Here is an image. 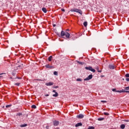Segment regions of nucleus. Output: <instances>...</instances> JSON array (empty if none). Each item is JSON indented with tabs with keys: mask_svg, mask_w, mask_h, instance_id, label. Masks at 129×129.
<instances>
[{
	"mask_svg": "<svg viewBox=\"0 0 129 129\" xmlns=\"http://www.w3.org/2000/svg\"><path fill=\"white\" fill-rule=\"evenodd\" d=\"M71 12H75V13H78V14H80V15H82L83 14L82 11H81V10H79L76 8L71 9Z\"/></svg>",
	"mask_w": 129,
	"mask_h": 129,
	"instance_id": "f257e3e1",
	"label": "nucleus"
},
{
	"mask_svg": "<svg viewBox=\"0 0 129 129\" xmlns=\"http://www.w3.org/2000/svg\"><path fill=\"white\" fill-rule=\"evenodd\" d=\"M86 70H89L90 71H92V72H95V70L92 68L91 67H85V68Z\"/></svg>",
	"mask_w": 129,
	"mask_h": 129,
	"instance_id": "f03ea898",
	"label": "nucleus"
},
{
	"mask_svg": "<svg viewBox=\"0 0 129 129\" xmlns=\"http://www.w3.org/2000/svg\"><path fill=\"white\" fill-rule=\"evenodd\" d=\"M120 92H126L129 93V87H125L124 90H121Z\"/></svg>",
	"mask_w": 129,
	"mask_h": 129,
	"instance_id": "7ed1b4c3",
	"label": "nucleus"
},
{
	"mask_svg": "<svg viewBox=\"0 0 129 129\" xmlns=\"http://www.w3.org/2000/svg\"><path fill=\"white\" fill-rule=\"evenodd\" d=\"M92 77H93V76L92 75H90L88 76L87 78L84 79V81H88V80H90V79H92Z\"/></svg>",
	"mask_w": 129,
	"mask_h": 129,
	"instance_id": "20e7f679",
	"label": "nucleus"
},
{
	"mask_svg": "<svg viewBox=\"0 0 129 129\" xmlns=\"http://www.w3.org/2000/svg\"><path fill=\"white\" fill-rule=\"evenodd\" d=\"M52 123L53 125H54L55 126H57V125H59V121H57V120L53 121Z\"/></svg>",
	"mask_w": 129,
	"mask_h": 129,
	"instance_id": "39448f33",
	"label": "nucleus"
},
{
	"mask_svg": "<svg viewBox=\"0 0 129 129\" xmlns=\"http://www.w3.org/2000/svg\"><path fill=\"white\" fill-rule=\"evenodd\" d=\"M45 85H46V86H52V85H54V83L52 82L46 83Z\"/></svg>",
	"mask_w": 129,
	"mask_h": 129,
	"instance_id": "423d86ee",
	"label": "nucleus"
},
{
	"mask_svg": "<svg viewBox=\"0 0 129 129\" xmlns=\"http://www.w3.org/2000/svg\"><path fill=\"white\" fill-rule=\"evenodd\" d=\"M46 68H48L49 69H54V67L50 66V64H48L45 66Z\"/></svg>",
	"mask_w": 129,
	"mask_h": 129,
	"instance_id": "0eeeda50",
	"label": "nucleus"
},
{
	"mask_svg": "<svg viewBox=\"0 0 129 129\" xmlns=\"http://www.w3.org/2000/svg\"><path fill=\"white\" fill-rule=\"evenodd\" d=\"M52 92H54V93H55V94H53L52 95V96H53V97H57V96H58V93L57 92H56V91L54 90H53L52 91Z\"/></svg>",
	"mask_w": 129,
	"mask_h": 129,
	"instance_id": "6e6552de",
	"label": "nucleus"
},
{
	"mask_svg": "<svg viewBox=\"0 0 129 129\" xmlns=\"http://www.w3.org/2000/svg\"><path fill=\"white\" fill-rule=\"evenodd\" d=\"M108 68L109 69H115V66L113 64H109Z\"/></svg>",
	"mask_w": 129,
	"mask_h": 129,
	"instance_id": "1a4fd4ad",
	"label": "nucleus"
},
{
	"mask_svg": "<svg viewBox=\"0 0 129 129\" xmlns=\"http://www.w3.org/2000/svg\"><path fill=\"white\" fill-rule=\"evenodd\" d=\"M64 36H66V38H67L68 39H69V38H70V34H69V33L68 32H66Z\"/></svg>",
	"mask_w": 129,
	"mask_h": 129,
	"instance_id": "9d476101",
	"label": "nucleus"
},
{
	"mask_svg": "<svg viewBox=\"0 0 129 129\" xmlns=\"http://www.w3.org/2000/svg\"><path fill=\"white\" fill-rule=\"evenodd\" d=\"M78 118H83L84 117V115L82 114H80L77 116Z\"/></svg>",
	"mask_w": 129,
	"mask_h": 129,
	"instance_id": "9b49d317",
	"label": "nucleus"
},
{
	"mask_svg": "<svg viewBox=\"0 0 129 129\" xmlns=\"http://www.w3.org/2000/svg\"><path fill=\"white\" fill-rule=\"evenodd\" d=\"M112 91H113V92H119V93H121V92H120V91H117L116 89L115 88L112 89Z\"/></svg>",
	"mask_w": 129,
	"mask_h": 129,
	"instance_id": "f8f14e48",
	"label": "nucleus"
},
{
	"mask_svg": "<svg viewBox=\"0 0 129 129\" xmlns=\"http://www.w3.org/2000/svg\"><path fill=\"white\" fill-rule=\"evenodd\" d=\"M82 125V123H78L75 125L76 127H78V126H81Z\"/></svg>",
	"mask_w": 129,
	"mask_h": 129,
	"instance_id": "ddd939ff",
	"label": "nucleus"
},
{
	"mask_svg": "<svg viewBox=\"0 0 129 129\" xmlns=\"http://www.w3.org/2000/svg\"><path fill=\"white\" fill-rule=\"evenodd\" d=\"M65 34H66L65 32H64L63 31H61L60 33L61 37H64V36H65Z\"/></svg>",
	"mask_w": 129,
	"mask_h": 129,
	"instance_id": "4468645a",
	"label": "nucleus"
},
{
	"mask_svg": "<svg viewBox=\"0 0 129 129\" xmlns=\"http://www.w3.org/2000/svg\"><path fill=\"white\" fill-rule=\"evenodd\" d=\"M42 12H43V13H44V14H46L47 13V9H46V8H43L42 9Z\"/></svg>",
	"mask_w": 129,
	"mask_h": 129,
	"instance_id": "2eb2a0df",
	"label": "nucleus"
},
{
	"mask_svg": "<svg viewBox=\"0 0 129 129\" xmlns=\"http://www.w3.org/2000/svg\"><path fill=\"white\" fill-rule=\"evenodd\" d=\"M124 127H125V125H124V124H122L120 125V128L121 129H124Z\"/></svg>",
	"mask_w": 129,
	"mask_h": 129,
	"instance_id": "dca6fc26",
	"label": "nucleus"
},
{
	"mask_svg": "<svg viewBox=\"0 0 129 129\" xmlns=\"http://www.w3.org/2000/svg\"><path fill=\"white\" fill-rule=\"evenodd\" d=\"M52 58H53V56H52V55H50L49 57H48V61L49 62H51L52 61Z\"/></svg>",
	"mask_w": 129,
	"mask_h": 129,
	"instance_id": "f3484780",
	"label": "nucleus"
},
{
	"mask_svg": "<svg viewBox=\"0 0 129 129\" xmlns=\"http://www.w3.org/2000/svg\"><path fill=\"white\" fill-rule=\"evenodd\" d=\"M28 125V124H24L22 125H20V127H26V126H27Z\"/></svg>",
	"mask_w": 129,
	"mask_h": 129,
	"instance_id": "a211bd4d",
	"label": "nucleus"
},
{
	"mask_svg": "<svg viewBox=\"0 0 129 129\" xmlns=\"http://www.w3.org/2000/svg\"><path fill=\"white\" fill-rule=\"evenodd\" d=\"M32 108H34V109H36L37 108V106L35 105H32L31 106Z\"/></svg>",
	"mask_w": 129,
	"mask_h": 129,
	"instance_id": "6ab92c4d",
	"label": "nucleus"
},
{
	"mask_svg": "<svg viewBox=\"0 0 129 129\" xmlns=\"http://www.w3.org/2000/svg\"><path fill=\"white\" fill-rule=\"evenodd\" d=\"M96 70H97L98 72H99V73H101V71H99V67H97Z\"/></svg>",
	"mask_w": 129,
	"mask_h": 129,
	"instance_id": "aec40b11",
	"label": "nucleus"
},
{
	"mask_svg": "<svg viewBox=\"0 0 129 129\" xmlns=\"http://www.w3.org/2000/svg\"><path fill=\"white\" fill-rule=\"evenodd\" d=\"M95 127H94V126H89L88 128V129H95Z\"/></svg>",
	"mask_w": 129,
	"mask_h": 129,
	"instance_id": "412c9836",
	"label": "nucleus"
},
{
	"mask_svg": "<svg viewBox=\"0 0 129 129\" xmlns=\"http://www.w3.org/2000/svg\"><path fill=\"white\" fill-rule=\"evenodd\" d=\"M21 83H16L15 84H14V85H16V86H20Z\"/></svg>",
	"mask_w": 129,
	"mask_h": 129,
	"instance_id": "4be33fe9",
	"label": "nucleus"
},
{
	"mask_svg": "<svg viewBox=\"0 0 129 129\" xmlns=\"http://www.w3.org/2000/svg\"><path fill=\"white\" fill-rule=\"evenodd\" d=\"M84 27H87V22H85L83 23Z\"/></svg>",
	"mask_w": 129,
	"mask_h": 129,
	"instance_id": "5701e85b",
	"label": "nucleus"
},
{
	"mask_svg": "<svg viewBox=\"0 0 129 129\" xmlns=\"http://www.w3.org/2000/svg\"><path fill=\"white\" fill-rule=\"evenodd\" d=\"M77 62L79 63V64H80L81 65H83V64H84V63L81 62V61H78Z\"/></svg>",
	"mask_w": 129,
	"mask_h": 129,
	"instance_id": "b1692460",
	"label": "nucleus"
},
{
	"mask_svg": "<svg viewBox=\"0 0 129 129\" xmlns=\"http://www.w3.org/2000/svg\"><path fill=\"white\" fill-rule=\"evenodd\" d=\"M11 106H12V105H11V104H10V105H7L6 106V107L7 108H9V107H11Z\"/></svg>",
	"mask_w": 129,
	"mask_h": 129,
	"instance_id": "393cba45",
	"label": "nucleus"
},
{
	"mask_svg": "<svg viewBox=\"0 0 129 129\" xmlns=\"http://www.w3.org/2000/svg\"><path fill=\"white\" fill-rule=\"evenodd\" d=\"M53 74H54V75H58V72H54Z\"/></svg>",
	"mask_w": 129,
	"mask_h": 129,
	"instance_id": "a878e982",
	"label": "nucleus"
},
{
	"mask_svg": "<svg viewBox=\"0 0 129 129\" xmlns=\"http://www.w3.org/2000/svg\"><path fill=\"white\" fill-rule=\"evenodd\" d=\"M104 119V118H99L98 119V120H103Z\"/></svg>",
	"mask_w": 129,
	"mask_h": 129,
	"instance_id": "bb28decb",
	"label": "nucleus"
},
{
	"mask_svg": "<svg viewBox=\"0 0 129 129\" xmlns=\"http://www.w3.org/2000/svg\"><path fill=\"white\" fill-rule=\"evenodd\" d=\"M104 115H109V113H106V112H104Z\"/></svg>",
	"mask_w": 129,
	"mask_h": 129,
	"instance_id": "cd10ccee",
	"label": "nucleus"
},
{
	"mask_svg": "<svg viewBox=\"0 0 129 129\" xmlns=\"http://www.w3.org/2000/svg\"><path fill=\"white\" fill-rule=\"evenodd\" d=\"M77 81H82V79L78 78V79H77Z\"/></svg>",
	"mask_w": 129,
	"mask_h": 129,
	"instance_id": "c85d7f7f",
	"label": "nucleus"
},
{
	"mask_svg": "<svg viewBox=\"0 0 129 129\" xmlns=\"http://www.w3.org/2000/svg\"><path fill=\"white\" fill-rule=\"evenodd\" d=\"M6 74V73L0 74V77H3V75Z\"/></svg>",
	"mask_w": 129,
	"mask_h": 129,
	"instance_id": "c756f323",
	"label": "nucleus"
},
{
	"mask_svg": "<svg viewBox=\"0 0 129 129\" xmlns=\"http://www.w3.org/2000/svg\"><path fill=\"white\" fill-rule=\"evenodd\" d=\"M125 77H129V74H126V75H125Z\"/></svg>",
	"mask_w": 129,
	"mask_h": 129,
	"instance_id": "7c9ffc66",
	"label": "nucleus"
},
{
	"mask_svg": "<svg viewBox=\"0 0 129 129\" xmlns=\"http://www.w3.org/2000/svg\"><path fill=\"white\" fill-rule=\"evenodd\" d=\"M101 102H104V103H106L107 101H106L102 100V101H101Z\"/></svg>",
	"mask_w": 129,
	"mask_h": 129,
	"instance_id": "2f4dec72",
	"label": "nucleus"
},
{
	"mask_svg": "<svg viewBox=\"0 0 129 129\" xmlns=\"http://www.w3.org/2000/svg\"><path fill=\"white\" fill-rule=\"evenodd\" d=\"M36 80H37L38 81H43V80H42L41 79H37Z\"/></svg>",
	"mask_w": 129,
	"mask_h": 129,
	"instance_id": "473e14b6",
	"label": "nucleus"
},
{
	"mask_svg": "<svg viewBox=\"0 0 129 129\" xmlns=\"http://www.w3.org/2000/svg\"><path fill=\"white\" fill-rule=\"evenodd\" d=\"M125 80H126V81L128 82L129 81V78H126Z\"/></svg>",
	"mask_w": 129,
	"mask_h": 129,
	"instance_id": "72a5a7b5",
	"label": "nucleus"
},
{
	"mask_svg": "<svg viewBox=\"0 0 129 129\" xmlns=\"http://www.w3.org/2000/svg\"><path fill=\"white\" fill-rule=\"evenodd\" d=\"M61 11H62V12H65V9H61Z\"/></svg>",
	"mask_w": 129,
	"mask_h": 129,
	"instance_id": "f704fd0d",
	"label": "nucleus"
},
{
	"mask_svg": "<svg viewBox=\"0 0 129 129\" xmlns=\"http://www.w3.org/2000/svg\"><path fill=\"white\" fill-rule=\"evenodd\" d=\"M59 88V87L58 86H56L53 87V88Z\"/></svg>",
	"mask_w": 129,
	"mask_h": 129,
	"instance_id": "c9c22d12",
	"label": "nucleus"
},
{
	"mask_svg": "<svg viewBox=\"0 0 129 129\" xmlns=\"http://www.w3.org/2000/svg\"><path fill=\"white\" fill-rule=\"evenodd\" d=\"M124 121H125L126 122H128V120H124Z\"/></svg>",
	"mask_w": 129,
	"mask_h": 129,
	"instance_id": "e433bc0d",
	"label": "nucleus"
},
{
	"mask_svg": "<svg viewBox=\"0 0 129 129\" xmlns=\"http://www.w3.org/2000/svg\"><path fill=\"white\" fill-rule=\"evenodd\" d=\"M46 128H47V129H49V126H46Z\"/></svg>",
	"mask_w": 129,
	"mask_h": 129,
	"instance_id": "4c0bfd02",
	"label": "nucleus"
},
{
	"mask_svg": "<svg viewBox=\"0 0 129 129\" xmlns=\"http://www.w3.org/2000/svg\"><path fill=\"white\" fill-rule=\"evenodd\" d=\"M18 115H22V113H19Z\"/></svg>",
	"mask_w": 129,
	"mask_h": 129,
	"instance_id": "58836bf2",
	"label": "nucleus"
},
{
	"mask_svg": "<svg viewBox=\"0 0 129 129\" xmlns=\"http://www.w3.org/2000/svg\"><path fill=\"white\" fill-rule=\"evenodd\" d=\"M45 96H49V94H46V95H45Z\"/></svg>",
	"mask_w": 129,
	"mask_h": 129,
	"instance_id": "ea45409f",
	"label": "nucleus"
},
{
	"mask_svg": "<svg viewBox=\"0 0 129 129\" xmlns=\"http://www.w3.org/2000/svg\"><path fill=\"white\" fill-rule=\"evenodd\" d=\"M53 27H56V25L54 24L53 25Z\"/></svg>",
	"mask_w": 129,
	"mask_h": 129,
	"instance_id": "a19ab883",
	"label": "nucleus"
},
{
	"mask_svg": "<svg viewBox=\"0 0 129 129\" xmlns=\"http://www.w3.org/2000/svg\"><path fill=\"white\" fill-rule=\"evenodd\" d=\"M18 79H22V78H18Z\"/></svg>",
	"mask_w": 129,
	"mask_h": 129,
	"instance_id": "79ce46f5",
	"label": "nucleus"
},
{
	"mask_svg": "<svg viewBox=\"0 0 129 129\" xmlns=\"http://www.w3.org/2000/svg\"><path fill=\"white\" fill-rule=\"evenodd\" d=\"M67 31H69V29H67Z\"/></svg>",
	"mask_w": 129,
	"mask_h": 129,
	"instance_id": "37998d69",
	"label": "nucleus"
},
{
	"mask_svg": "<svg viewBox=\"0 0 129 129\" xmlns=\"http://www.w3.org/2000/svg\"><path fill=\"white\" fill-rule=\"evenodd\" d=\"M19 67H21V66H19Z\"/></svg>",
	"mask_w": 129,
	"mask_h": 129,
	"instance_id": "c03bdc74",
	"label": "nucleus"
}]
</instances>
